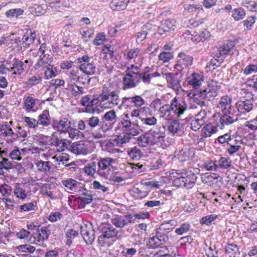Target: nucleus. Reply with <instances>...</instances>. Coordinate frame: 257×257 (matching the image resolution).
Here are the masks:
<instances>
[{"mask_svg": "<svg viewBox=\"0 0 257 257\" xmlns=\"http://www.w3.org/2000/svg\"><path fill=\"white\" fill-rule=\"evenodd\" d=\"M101 96L103 106L105 107L113 108L120 101L118 91H111L106 87L102 89Z\"/></svg>", "mask_w": 257, "mask_h": 257, "instance_id": "obj_1", "label": "nucleus"}, {"mask_svg": "<svg viewBox=\"0 0 257 257\" xmlns=\"http://www.w3.org/2000/svg\"><path fill=\"white\" fill-rule=\"evenodd\" d=\"M116 115L114 110L106 112L100 120V129L104 133L112 127L113 123L115 121Z\"/></svg>", "mask_w": 257, "mask_h": 257, "instance_id": "obj_2", "label": "nucleus"}, {"mask_svg": "<svg viewBox=\"0 0 257 257\" xmlns=\"http://www.w3.org/2000/svg\"><path fill=\"white\" fill-rule=\"evenodd\" d=\"M234 47V42L230 41L219 48H214L211 50L212 56L214 58L219 59L221 56L232 54L231 51Z\"/></svg>", "mask_w": 257, "mask_h": 257, "instance_id": "obj_3", "label": "nucleus"}, {"mask_svg": "<svg viewBox=\"0 0 257 257\" xmlns=\"http://www.w3.org/2000/svg\"><path fill=\"white\" fill-rule=\"evenodd\" d=\"M169 239L167 233L156 229V235L149 239V243L152 248H155L165 244Z\"/></svg>", "mask_w": 257, "mask_h": 257, "instance_id": "obj_4", "label": "nucleus"}, {"mask_svg": "<svg viewBox=\"0 0 257 257\" xmlns=\"http://www.w3.org/2000/svg\"><path fill=\"white\" fill-rule=\"evenodd\" d=\"M161 130V127H159L147 132L151 141V145L162 144L164 142L165 134Z\"/></svg>", "mask_w": 257, "mask_h": 257, "instance_id": "obj_5", "label": "nucleus"}, {"mask_svg": "<svg viewBox=\"0 0 257 257\" xmlns=\"http://www.w3.org/2000/svg\"><path fill=\"white\" fill-rule=\"evenodd\" d=\"M98 230L109 238L117 237L118 231L109 223H102L98 227Z\"/></svg>", "mask_w": 257, "mask_h": 257, "instance_id": "obj_6", "label": "nucleus"}, {"mask_svg": "<svg viewBox=\"0 0 257 257\" xmlns=\"http://www.w3.org/2000/svg\"><path fill=\"white\" fill-rule=\"evenodd\" d=\"M181 73H168L166 74V79L168 83V87L174 90H179L181 87L180 78L178 77Z\"/></svg>", "mask_w": 257, "mask_h": 257, "instance_id": "obj_7", "label": "nucleus"}, {"mask_svg": "<svg viewBox=\"0 0 257 257\" xmlns=\"http://www.w3.org/2000/svg\"><path fill=\"white\" fill-rule=\"evenodd\" d=\"M37 233H32L29 239L30 243H34L36 241V238H38V241L45 240L48 238L50 234V231L47 227H42L40 229L38 228Z\"/></svg>", "mask_w": 257, "mask_h": 257, "instance_id": "obj_8", "label": "nucleus"}, {"mask_svg": "<svg viewBox=\"0 0 257 257\" xmlns=\"http://www.w3.org/2000/svg\"><path fill=\"white\" fill-rule=\"evenodd\" d=\"M114 162V160L111 158H100L97 163L99 169L97 170V173L101 176L104 178H107L106 174L105 173L101 174L100 171L101 170H104L108 168L111 166L112 163Z\"/></svg>", "mask_w": 257, "mask_h": 257, "instance_id": "obj_9", "label": "nucleus"}, {"mask_svg": "<svg viewBox=\"0 0 257 257\" xmlns=\"http://www.w3.org/2000/svg\"><path fill=\"white\" fill-rule=\"evenodd\" d=\"M170 108L178 118H180L186 109V107L182 105L176 97H174L172 100L170 104Z\"/></svg>", "mask_w": 257, "mask_h": 257, "instance_id": "obj_10", "label": "nucleus"}, {"mask_svg": "<svg viewBox=\"0 0 257 257\" xmlns=\"http://www.w3.org/2000/svg\"><path fill=\"white\" fill-rule=\"evenodd\" d=\"M183 176L184 177V182L185 187L187 189L192 188L196 183L197 177L191 171L182 170Z\"/></svg>", "mask_w": 257, "mask_h": 257, "instance_id": "obj_11", "label": "nucleus"}, {"mask_svg": "<svg viewBox=\"0 0 257 257\" xmlns=\"http://www.w3.org/2000/svg\"><path fill=\"white\" fill-rule=\"evenodd\" d=\"M175 21L169 19L166 20L162 22L161 25L158 27V33L162 35L167 33L170 32L171 31L175 29Z\"/></svg>", "mask_w": 257, "mask_h": 257, "instance_id": "obj_12", "label": "nucleus"}, {"mask_svg": "<svg viewBox=\"0 0 257 257\" xmlns=\"http://www.w3.org/2000/svg\"><path fill=\"white\" fill-rule=\"evenodd\" d=\"M206 112L205 110L201 111L197 115V118L192 120L191 122V128L194 131L198 130L203 124L206 119Z\"/></svg>", "mask_w": 257, "mask_h": 257, "instance_id": "obj_13", "label": "nucleus"}, {"mask_svg": "<svg viewBox=\"0 0 257 257\" xmlns=\"http://www.w3.org/2000/svg\"><path fill=\"white\" fill-rule=\"evenodd\" d=\"M236 106L239 112L245 113L250 111L253 108L252 100L245 99L240 100L236 103Z\"/></svg>", "mask_w": 257, "mask_h": 257, "instance_id": "obj_14", "label": "nucleus"}, {"mask_svg": "<svg viewBox=\"0 0 257 257\" xmlns=\"http://www.w3.org/2000/svg\"><path fill=\"white\" fill-rule=\"evenodd\" d=\"M178 57H180L181 59L178 61L177 63L175 65V68L178 70H179V69H180L181 70L182 61L185 66L191 65L192 64V62L193 60V57L190 55L186 54L184 52H181L179 53Z\"/></svg>", "mask_w": 257, "mask_h": 257, "instance_id": "obj_15", "label": "nucleus"}, {"mask_svg": "<svg viewBox=\"0 0 257 257\" xmlns=\"http://www.w3.org/2000/svg\"><path fill=\"white\" fill-rule=\"evenodd\" d=\"M137 79L135 78L130 74H126L123 78L122 89L125 90L133 88L137 86L140 83L137 82Z\"/></svg>", "mask_w": 257, "mask_h": 257, "instance_id": "obj_16", "label": "nucleus"}, {"mask_svg": "<svg viewBox=\"0 0 257 257\" xmlns=\"http://www.w3.org/2000/svg\"><path fill=\"white\" fill-rule=\"evenodd\" d=\"M191 98L193 99V101L198 105L202 107L205 106V102L204 100L205 99L204 93L203 89H197L194 90L192 93V96Z\"/></svg>", "mask_w": 257, "mask_h": 257, "instance_id": "obj_17", "label": "nucleus"}, {"mask_svg": "<svg viewBox=\"0 0 257 257\" xmlns=\"http://www.w3.org/2000/svg\"><path fill=\"white\" fill-rule=\"evenodd\" d=\"M121 124L123 130H126L127 128H130L132 125L139 126V122L137 120H134L132 119L128 113L124 114L122 115V119L119 122Z\"/></svg>", "mask_w": 257, "mask_h": 257, "instance_id": "obj_18", "label": "nucleus"}, {"mask_svg": "<svg viewBox=\"0 0 257 257\" xmlns=\"http://www.w3.org/2000/svg\"><path fill=\"white\" fill-rule=\"evenodd\" d=\"M46 55L43 56H40V58L38 59L37 63L35 64V69H38L41 68L44 69L49 66H50L51 63L52 62V59L48 57L45 59Z\"/></svg>", "mask_w": 257, "mask_h": 257, "instance_id": "obj_19", "label": "nucleus"}, {"mask_svg": "<svg viewBox=\"0 0 257 257\" xmlns=\"http://www.w3.org/2000/svg\"><path fill=\"white\" fill-rule=\"evenodd\" d=\"M79 69L88 75H92L95 74L96 68L93 63L89 62L80 64Z\"/></svg>", "mask_w": 257, "mask_h": 257, "instance_id": "obj_20", "label": "nucleus"}, {"mask_svg": "<svg viewBox=\"0 0 257 257\" xmlns=\"http://www.w3.org/2000/svg\"><path fill=\"white\" fill-rule=\"evenodd\" d=\"M225 253L229 257H236L240 254V251L237 245L232 243L226 245Z\"/></svg>", "mask_w": 257, "mask_h": 257, "instance_id": "obj_21", "label": "nucleus"}, {"mask_svg": "<svg viewBox=\"0 0 257 257\" xmlns=\"http://www.w3.org/2000/svg\"><path fill=\"white\" fill-rule=\"evenodd\" d=\"M129 2L130 0H111L110 5L113 10L120 11L124 10Z\"/></svg>", "mask_w": 257, "mask_h": 257, "instance_id": "obj_22", "label": "nucleus"}, {"mask_svg": "<svg viewBox=\"0 0 257 257\" xmlns=\"http://www.w3.org/2000/svg\"><path fill=\"white\" fill-rule=\"evenodd\" d=\"M231 99L227 95L223 96L220 99L219 104L223 110H225V111L230 114L231 109Z\"/></svg>", "mask_w": 257, "mask_h": 257, "instance_id": "obj_23", "label": "nucleus"}, {"mask_svg": "<svg viewBox=\"0 0 257 257\" xmlns=\"http://www.w3.org/2000/svg\"><path fill=\"white\" fill-rule=\"evenodd\" d=\"M141 69L139 67L132 64L127 68L125 73L126 74H130L133 77L137 79V82L140 83L139 78L141 76Z\"/></svg>", "mask_w": 257, "mask_h": 257, "instance_id": "obj_24", "label": "nucleus"}, {"mask_svg": "<svg viewBox=\"0 0 257 257\" xmlns=\"http://www.w3.org/2000/svg\"><path fill=\"white\" fill-rule=\"evenodd\" d=\"M200 76L198 73H193L191 77L187 79V83L192 86L194 90L199 89L201 83L200 82Z\"/></svg>", "mask_w": 257, "mask_h": 257, "instance_id": "obj_25", "label": "nucleus"}, {"mask_svg": "<svg viewBox=\"0 0 257 257\" xmlns=\"http://www.w3.org/2000/svg\"><path fill=\"white\" fill-rule=\"evenodd\" d=\"M205 99L208 100H213L217 95V89L213 87L208 85V87L203 89Z\"/></svg>", "mask_w": 257, "mask_h": 257, "instance_id": "obj_26", "label": "nucleus"}, {"mask_svg": "<svg viewBox=\"0 0 257 257\" xmlns=\"http://www.w3.org/2000/svg\"><path fill=\"white\" fill-rule=\"evenodd\" d=\"M49 112L48 110L45 109L43 111L42 113L38 116L39 123L47 126L51 124V120L49 118Z\"/></svg>", "mask_w": 257, "mask_h": 257, "instance_id": "obj_27", "label": "nucleus"}, {"mask_svg": "<svg viewBox=\"0 0 257 257\" xmlns=\"http://www.w3.org/2000/svg\"><path fill=\"white\" fill-rule=\"evenodd\" d=\"M36 38V34L35 31L31 32L28 36L24 35L22 38V44L24 47L28 48L30 47L31 44H33Z\"/></svg>", "mask_w": 257, "mask_h": 257, "instance_id": "obj_28", "label": "nucleus"}, {"mask_svg": "<svg viewBox=\"0 0 257 257\" xmlns=\"http://www.w3.org/2000/svg\"><path fill=\"white\" fill-rule=\"evenodd\" d=\"M72 150L76 154L86 155L88 152V147L84 143L73 144Z\"/></svg>", "mask_w": 257, "mask_h": 257, "instance_id": "obj_29", "label": "nucleus"}, {"mask_svg": "<svg viewBox=\"0 0 257 257\" xmlns=\"http://www.w3.org/2000/svg\"><path fill=\"white\" fill-rule=\"evenodd\" d=\"M71 125L70 121H68V118L61 117L59 120L57 131L62 133H66Z\"/></svg>", "mask_w": 257, "mask_h": 257, "instance_id": "obj_30", "label": "nucleus"}, {"mask_svg": "<svg viewBox=\"0 0 257 257\" xmlns=\"http://www.w3.org/2000/svg\"><path fill=\"white\" fill-rule=\"evenodd\" d=\"M245 15V11L241 7L234 9L232 11L231 16L236 21L242 20Z\"/></svg>", "mask_w": 257, "mask_h": 257, "instance_id": "obj_31", "label": "nucleus"}, {"mask_svg": "<svg viewBox=\"0 0 257 257\" xmlns=\"http://www.w3.org/2000/svg\"><path fill=\"white\" fill-rule=\"evenodd\" d=\"M127 154L130 158L133 160H139L143 156L142 151L136 147L127 150Z\"/></svg>", "mask_w": 257, "mask_h": 257, "instance_id": "obj_32", "label": "nucleus"}, {"mask_svg": "<svg viewBox=\"0 0 257 257\" xmlns=\"http://www.w3.org/2000/svg\"><path fill=\"white\" fill-rule=\"evenodd\" d=\"M111 222L117 228H122L127 226V223L122 216H116L112 218Z\"/></svg>", "mask_w": 257, "mask_h": 257, "instance_id": "obj_33", "label": "nucleus"}, {"mask_svg": "<svg viewBox=\"0 0 257 257\" xmlns=\"http://www.w3.org/2000/svg\"><path fill=\"white\" fill-rule=\"evenodd\" d=\"M50 162L40 161L36 163V167L39 172L46 173L49 171L51 168Z\"/></svg>", "mask_w": 257, "mask_h": 257, "instance_id": "obj_34", "label": "nucleus"}, {"mask_svg": "<svg viewBox=\"0 0 257 257\" xmlns=\"http://www.w3.org/2000/svg\"><path fill=\"white\" fill-rule=\"evenodd\" d=\"M24 11L20 8L12 9L6 12V16L8 18H18L21 15H23Z\"/></svg>", "mask_w": 257, "mask_h": 257, "instance_id": "obj_35", "label": "nucleus"}, {"mask_svg": "<svg viewBox=\"0 0 257 257\" xmlns=\"http://www.w3.org/2000/svg\"><path fill=\"white\" fill-rule=\"evenodd\" d=\"M78 235V232L72 229H68L65 233L66 241V244L67 245H71L72 244V240Z\"/></svg>", "mask_w": 257, "mask_h": 257, "instance_id": "obj_36", "label": "nucleus"}, {"mask_svg": "<svg viewBox=\"0 0 257 257\" xmlns=\"http://www.w3.org/2000/svg\"><path fill=\"white\" fill-rule=\"evenodd\" d=\"M151 70V68L146 67L144 70L141 72V76L139 78L140 83L142 80L144 83H150L151 75L150 72Z\"/></svg>", "mask_w": 257, "mask_h": 257, "instance_id": "obj_37", "label": "nucleus"}, {"mask_svg": "<svg viewBox=\"0 0 257 257\" xmlns=\"http://www.w3.org/2000/svg\"><path fill=\"white\" fill-rule=\"evenodd\" d=\"M24 64L23 61L18 59L15 58L14 60V66L15 68V72H13L15 75H21L24 70Z\"/></svg>", "mask_w": 257, "mask_h": 257, "instance_id": "obj_38", "label": "nucleus"}, {"mask_svg": "<svg viewBox=\"0 0 257 257\" xmlns=\"http://www.w3.org/2000/svg\"><path fill=\"white\" fill-rule=\"evenodd\" d=\"M88 229V230L85 236H84V239L87 244H91L95 238V231L93 228V226L90 229Z\"/></svg>", "mask_w": 257, "mask_h": 257, "instance_id": "obj_39", "label": "nucleus"}, {"mask_svg": "<svg viewBox=\"0 0 257 257\" xmlns=\"http://www.w3.org/2000/svg\"><path fill=\"white\" fill-rule=\"evenodd\" d=\"M226 111H225L224 113L221 115L220 118V121L222 125L230 124L237 120V117L234 119L232 117L228 115Z\"/></svg>", "mask_w": 257, "mask_h": 257, "instance_id": "obj_40", "label": "nucleus"}, {"mask_svg": "<svg viewBox=\"0 0 257 257\" xmlns=\"http://www.w3.org/2000/svg\"><path fill=\"white\" fill-rule=\"evenodd\" d=\"M191 153L189 149L187 148L183 149L177 154L179 160L181 162H184L189 160Z\"/></svg>", "mask_w": 257, "mask_h": 257, "instance_id": "obj_41", "label": "nucleus"}, {"mask_svg": "<svg viewBox=\"0 0 257 257\" xmlns=\"http://www.w3.org/2000/svg\"><path fill=\"white\" fill-rule=\"evenodd\" d=\"M222 62V59L213 58L207 63L206 65V68H208L210 71H213L215 70L216 68L219 67Z\"/></svg>", "mask_w": 257, "mask_h": 257, "instance_id": "obj_42", "label": "nucleus"}, {"mask_svg": "<svg viewBox=\"0 0 257 257\" xmlns=\"http://www.w3.org/2000/svg\"><path fill=\"white\" fill-rule=\"evenodd\" d=\"M137 141L139 146L142 147H145L149 144L151 145V141L147 132L145 135L138 137Z\"/></svg>", "mask_w": 257, "mask_h": 257, "instance_id": "obj_43", "label": "nucleus"}, {"mask_svg": "<svg viewBox=\"0 0 257 257\" xmlns=\"http://www.w3.org/2000/svg\"><path fill=\"white\" fill-rule=\"evenodd\" d=\"M42 81V78L38 76H33L28 79L25 82L27 87H31L34 85L40 83Z\"/></svg>", "mask_w": 257, "mask_h": 257, "instance_id": "obj_44", "label": "nucleus"}, {"mask_svg": "<svg viewBox=\"0 0 257 257\" xmlns=\"http://www.w3.org/2000/svg\"><path fill=\"white\" fill-rule=\"evenodd\" d=\"M68 130L67 131V132L68 133L69 137L72 139H74L75 137H77V138H80L81 137H84L83 134L80 132L78 129L75 128H71V126L69 128H68Z\"/></svg>", "mask_w": 257, "mask_h": 257, "instance_id": "obj_45", "label": "nucleus"}, {"mask_svg": "<svg viewBox=\"0 0 257 257\" xmlns=\"http://www.w3.org/2000/svg\"><path fill=\"white\" fill-rule=\"evenodd\" d=\"M46 70L45 71L44 75L45 78L46 79H49L53 77H55L56 76V73L57 72V69L56 67H54L53 65H51L50 66L46 68Z\"/></svg>", "mask_w": 257, "mask_h": 257, "instance_id": "obj_46", "label": "nucleus"}, {"mask_svg": "<svg viewBox=\"0 0 257 257\" xmlns=\"http://www.w3.org/2000/svg\"><path fill=\"white\" fill-rule=\"evenodd\" d=\"M168 131L172 133L175 134L180 130V123L176 120H173L170 123L168 126Z\"/></svg>", "mask_w": 257, "mask_h": 257, "instance_id": "obj_47", "label": "nucleus"}, {"mask_svg": "<svg viewBox=\"0 0 257 257\" xmlns=\"http://www.w3.org/2000/svg\"><path fill=\"white\" fill-rule=\"evenodd\" d=\"M173 58L172 53L169 51H165L161 53L159 55V60L162 61L163 63L169 62Z\"/></svg>", "mask_w": 257, "mask_h": 257, "instance_id": "obj_48", "label": "nucleus"}, {"mask_svg": "<svg viewBox=\"0 0 257 257\" xmlns=\"http://www.w3.org/2000/svg\"><path fill=\"white\" fill-rule=\"evenodd\" d=\"M179 172H177V174L178 175H180L179 177L176 178L173 182V184L177 187L183 186L185 187V184L184 182V177L183 176V171H180L178 170Z\"/></svg>", "mask_w": 257, "mask_h": 257, "instance_id": "obj_49", "label": "nucleus"}, {"mask_svg": "<svg viewBox=\"0 0 257 257\" xmlns=\"http://www.w3.org/2000/svg\"><path fill=\"white\" fill-rule=\"evenodd\" d=\"M190 227V225L187 223L182 224L179 228L175 230V233L179 235H182L187 232Z\"/></svg>", "mask_w": 257, "mask_h": 257, "instance_id": "obj_50", "label": "nucleus"}, {"mask_svg": "<svg viewBox=\"0 0 257 257\" xmlns=\"http://www.w3.org/2000/svg\"><path fill=\"white\" fill-rule=\"evenodd\" d=\"M131 99L132 100V103L136 107H141L145 104L144 99L140 95L133 96Z\"/></svg>", "mask_w": 257, "mask_h": 257, "instance_id": "obj_51", "label": "nucleus"}, {"mask_svg": "<svg viewBox=\"0 0 257 257\" xmlns=\"http://www.w3.org/2000/svg\"><path fill=\"white\" fill-rule=\"evenodd\" d=\"M21 152L18 148L13 150L9 154V157L12 160L20 161L22 158Z\"/></svg>", "mask_w": 257, "mask_h": 257, "instance_id": "obj_52", "label": "nucleus"}, {"mask_svg": "<svg viewBox=\"0 0 257 257\" xmlns=\"http://www.w3.org/2000/svg\"><path fill=\"white\" fill-rule=\"evenodd\" d=\"M105 37V35L104 33L97 34L95 39L93 40V44L95 46L100 45L106 40Z\"/></svg>", "mask_w": 257, "mask_h": 257, "instance_id": "obj_53", "label": "nucleus"}, {"mask_svg": "<svg viewBox=\"0 0 257 257\" xmlns=\"http://www.w3.org/2000/svg\"><path fill=\"white\" fill-rule=\"evenodd\" d=\"M217 218V216L212 214L202 217L200 220L202 224L209 225L212 223Z\"/></svg>", "mask_w": 257, "mask_h": 257, "instance_id": "obj_54", "label": "nucleus"}, {"mask_svg": "<svg viewBox=\"0 0 257 257\" xmlns=\"http://www.w3.org/2000/svg\"><path fill=\"white\" fill-rule=\"evenodd\" d=\"M0 192L4 196H9L12 192L11 187L9 185L4 184L0 186Z\"/></svg>", "mask_w": 257, "mask_h": 257, "instance_id": "obj_55", "label": "nucleus"}, {"mask_svg": "<svg viewBox=\"0 0 257 257\" xmlns=\"http://www.w3.org/2000/svg\"><path fill=\"white\" fill-rule=\"evenodd\" d=\"M184 9L186 11H187L188 12H193L196 11V10H202L203 8L201 5H191V4H186L184 5Z\"/></svg>", "mask_w": 257, "mask_h": 257, "instance_id": "obj_56", "label": "nucleus"}, {"mask_svg": "<svg viewBox=\"0 0 257 257\" xmlns=\"http://www.w3.org/2000/svg\"><path fill=\"white\" fill-rule=\"evenodd\" d=\"M88 125L91 127L94 128L96 126H100V120L97 116H93L87 120Z\"/></svg>", "mask_w": 257, "mask_h": 257, "instance_id": "obj_57", "label": "nucleus"}, {"mask_svg": "<svg viewBox=\"0 0 257 257\" xmlns=\"http://www.w3.org/2000/svg\"><path fill=\"white\" fill-rule=\"evenodd\" d=\"M14 193L18 198L22 199L26 198L27 196L25 190L22 188H16L15 189Z\"/></svg>", "mask_w": 257, "mask_h": 257, "instance_id": "obj_58", "label": "nucleus"}, {"mask_svg": "<svg viewBox=\"0 0 257 257\" xmlns=\"http://www.w3.org/2000/svg\"><path fill=\"white\" fill-rule=\"evenodd\" d=\"M63 184L66 188L73 190V189H76L77 185V182L74 179H69L65 181Z\"/></svg>", "mask_w": 257, "mask_h": 257, "instance_id": "obj_59", "label": "nucleus"}, {"mask_svg": "<svg viewBox=\"0 0 257 257\" xmlns=\"http://www.w3.org/2000/svg\"><path fill=\"white\" fill-rule=\"evenodd\" d=\"M24 121L27 123L30 127L33 128L38 126L39 123V121H37L36 119L30 117H25Z\"/></svg>", "mask_w": 257, "mask_h": 257, "instance_id": "obj_60", "label": "nucleus"}, {"mask_svg": "<svg viewBox=\"0 0 257 257\" xmlns=\"http://www.w3.org/2000/svg\"><path fill=\"white\" fill-rule=\"evenodd\" d=\"M25 105L26 110H31L35 105V99L30 96L27 97L25 102Z\"/></svg>", "mask_w": 257, "mask_h": 257, "instance_id": "obj_61", "label": "nucleus"}, {"mask_svg": "<svg viewBox=\"0 0 257 257\" xmlns=\"http://www.w3.org/2000/svg\"><path fill=\"white\" fill-rule=\"evenodd\" d=\"M203 130L208 133L209 134H208V136H211L217 132V128L211 123H208L203 127Z\"/></svg>", "mask_w": 257, "mask_h": 257, "instance_id": "obj_62", "label": "nucleus"}, {"mask_svg": "<svg viewBox=\"0 0 257 257\" xmlns=\"http://www.w3.org/2000/svg\"><path fill=\"white\" fill-rule=\"evenodd\" d=\"M219 165L221 168L227 169L231 165V161L229 158L221 157L219 160Z\"/></svg>", "mask_w": 257, "mask_h": 257, "instance_id": "obj_63", "label": "nucleus"}, {"mask_svg": "<svg viewBox=\"0 0 257 257\" xmlns=\"http://www.w3.org/2000/svg\"><path fill=\"white\" fill-rule=\"evenodd\" d=\"M256 72H257V65L254 64L248 65L243 70V73L245 75H248Z\"/></svg>", "mask_w": 257, "mask_h": 257, "instance_id": "obj_64", "label": "nucleus"}]
</instances>
